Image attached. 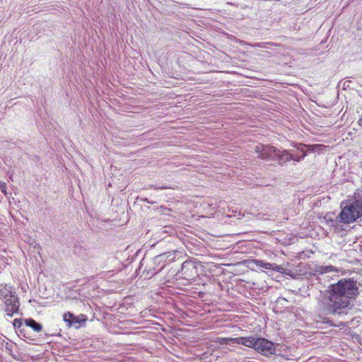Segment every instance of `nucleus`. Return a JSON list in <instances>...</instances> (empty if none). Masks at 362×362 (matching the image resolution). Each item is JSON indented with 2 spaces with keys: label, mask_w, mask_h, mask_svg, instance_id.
Masks as SVG:
<instances>
[{
  "label": "nucleus",
  "mask_w": 362,
  "mask_h": 362,
  "mask_svg": "<svg viewBox=\"0 0 362 362\" xmlns=\"http://www.w3.org/2000/svg\"><path fill=\"white\" fill-rule=\"evenodd\" d=\"M328 307L333 314L346 315L351 308V301L359 294L356 281L343 279L331 284L327 291Z\"/></svg>",
  "instance_id": "f257e3e1"
},
{
  "label": "nucleus",
  "mask_w": 362,
  "mask_h": 362,
  "mask_svg": "<svg viewBox=\"0 0 362 362\" xmlns=\"http://www.w3.org/2000/svg\"><path fill=\"white\" fill-rule=\"evenodd\" d=\"M362 216V201L355 200L342 208L338 218L340 221L349 224Z\"/></svg>",
  "instance_id": "f03ea898"
},
{
  "label": "nucleus",
  "mask_w": 362,
  "mask_h": 362,
  "mask_svg": "<svg viewBox=\"0 0 362 362\" xmlns=\"http://www.w3.org/2000/svg\"><path fill=\"white\" fill-rule=\"evenodd\" d=\"M255 350L267 357L276 354V347L274 344L264 338H257Z\"/></svg>",
  "instance_id": "7ed1b4c3"
},
{
  "label": "nucleus",
  "mask_w": 362,
  "mask_h": 362,
  "mask_svg": "<svg viewBox=\"0 0 362 362\" xmlns=\"http://www.w3.org/2000/svg\"><path fill=\"white\" fill-rule=\"evenodd\" d=\"M5 312L8 316L11 317L14 313L18 312L19 300L18 298L13 293L9 291L8 293L4 295Z\"/></svg>",
  "instance_id": "20e7f679"
},
{
  "label": "nucleus",
  "mask_w": 362,
  "mask_h": 362,
  "mask_svg": "<svg viewBox=\"0 0 362 362\" xmlns=\"http://www.w3.org/2000/svg\"><path fill=\"white\" fill-rule=\"evenodd\" d=\"M63 320L69 327H75V328L78 329L87 322L88 317L84 314H80L76 316L68 311L63 315Z\"/></svg>",
  "instance_id": "39448f33"
},
{
  "label": "nucleus",
  "mask_w": 362,
  "mask_h": 362,
  "mask_svg": "<svg viewBox=\"0 0 362 362\" xmlns=\"http://www.w3.org/2000/svg\"><path fill=\"white\" fill-rule=\"evenodd\" d=\"M255 152L261 159L275 160V154L278 153V148L272 145L260 144L255 147Z\"/></svg>",
  "instance_id": "423d86ee"
},
{
  "label": "nucleus",
  "mask_w": 362,
  "mask_h": 362,
  "mask_svg": "<svg viewBox=\"0 0 362 362\" xmlns=\"http://www.w3.org/2000/svg\"><path fill=\"white\" fill-rule=\"evenodd\" d=\"M294 159V156L286 150L281 151L278 148V153L275 154V160L282 165Z\"/></svg>",
  "instance_id": "0eeeda50"
},
{
  "label": "nucleus",
  "mask_w": 362,
  "mask_h": 362,
  "mask_svg": "<svg viewBox=\"0 0 362 362\" xmlns=\"http://www.w3.org/2000/svg\"><path fill=\"white\" fill-rule=\"evenodd\" d=\"M253 262L257 267H259L268 270H273L280 272L283 269V267L281 265L264 262L259 259H254Z\"/></svg>",
  "instance_id": "6e6552de"
},
{
  "label": "nucleus",
  "mask_w": 362,
  "mask_h": 362,
  "mask_svg": "<svg viewBox=\"0 0 362 362\" xmlns=\"http://www.w3.org/2000/svg\"><path fill=\"white\" fill-rule=\"evenodd\" d=\"M25 324L37 332H40L42 329V326L32 318L25 319Z\"/></svg>",
  "instance_id": "1a4fd4ad"
},
{
  "label": "nucleus",
  "mask_w": 362,
  "mask_h": 362,
  "mask_svg": "<svg viewBox=\"0 0 362 362\" xmlns=\"http://www.w3.org/2000/svg\"><path fill=\"white\" fill-rule=\"evenodd\" d=\"M305 147H306L307 151L310 152L322 151L328 148V146L323 144L305 145Z\"/></svg>",
  "instance_id": "9d476101"
},
{
  "label": "nucleus",
  "mask_w": 362,
  "mask_h": 362,
  "mask_svg": "<svg viewBox=\"0 0 362 362\" xmlns=\"http://www.w3.org/2000/svg\"><path fill=\"white\" fill-rule=\"evenodd\" d=\"M256 343H257V339L255 338L254 337L250 336V337H244V344L243 345L248 348H252V349H255V348L256 346Z\"/></svg>",
  "instance_id": "9b49d317"
},
{
  "label": "nucleus",
  "mask_w": 362,
  "mask_h": 362,
  "mask_svg": "<svg viewBox=\"0 0 362 362\" xmlns=\"http://www.w3.org/2000/svg\"><path fill=\"white\" fill-rule=\"evenodd\" d=\"M216 343L220 344H233V338L232 337H218L216 340Z\"/></svg>",
  "instance_id": "f8f14e48"
},
{
  "label": "nucleus",
  "mask_w": 362,
  "mask_h": 362,
  "mask_svg": "<svg viewBox=\"0 0 362 362\" xmlns=\"http://www.w3.org/2000/svg\"><path fill=\"white\" fill-rule=\"evenodd\" d=\"M235 343L243 345L244 344V337H239L233 338V344Z\"/></svg>",
  "instance_id": "ddd939ff"
},
{
  "label": "nucleus",
  "mask_w": 362,
  "mask_h": 362,
  "mask_svg": "<svg viewBox=\"0 0 362 362\" xmlns=\"http://www.w3.org/2000/svg\"><path fill=\"white\" fill-rule=\"evenodd\" d=\"M305 144H298L296 145H293V146L296 147L297 148V150H298L300 152H302L303 154L304 152L307 153V151L305 150V148H306V147H305Z\"/></svg>",
  "instance_id": "4468645a"
},
{
  "label": "nucleus",
  "mask_w": 362,
  "mask_h": 362,
  "mask_svg": "<svg viewBox=\"0 0 362 362\" xmlns=\"http://www.w3.org/2000/svg\"><path fill=\"white\" fill-rule=\"evenodd\" d=\"M307 156V153L306 152H304L303 154H302V156H294V159H293V160L296 161V162H299L300 160H302L303 159H304V158Z\"/></svg>",
  "instance_id": "2eb2a0df"
},
{
  "label": "nucleus",
  "mask_w": 362,
  "mask_h": 362,
  "mask_svg": "<svg viewBox=\"0 0 362 362\" xmlns=\"http://www.w3.org/2000/svg\"><path fill=\"white\" fill-rule=\"evenodd\" d=\"M13 324L14 327H20L22 325V321H21V320H19V319H15L13 320Z\"/></svg>",
  "instance_id": "dca6fc26"
}]
</instances>
